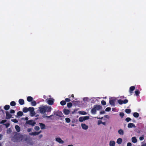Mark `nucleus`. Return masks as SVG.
Listing matches in <instances>:
<instances>
[{
	"mask_svg": "<svg viewBox=\"0 0 146 146\" xmlns=\"http://www.w3.org/2000/svg\"><path fill=\"white\" fill-rule=\"evenodd\" d=\"M115 142L114 141H111L110 142V146H115Z\"/></svg>",
	"mask_w": 146,
	"mask_h": 146,
	"instance_id": "nucleus-22",
	"label": "nucleus"
},
{
	"mask_svg": "<svg viewBox=\"0 0 146 146\" xmlns=\"http://www.w3.org/2000/svg\"><path fill=\"white\" fill-rule=\"evenodd\" d=\"M131 120V119L130 117H127L125 119V121L127 122H129V121Z\"/></svg>",
	"mask_w": 146,
	"mask_h": 146,
	"instance_id": "nucleus-38",
	"label": "nucleus"
},
{
	"mask_svg": "<svg viewBox=\"0 0 146 146\" xmlns=\"http://www.w3.org/2000/svg\"><path fill=\"white\" fill-rule=\"evenodd\" d=\"M35 129L36 131H38L40 129V128L38 126H35Z\"/></svg>",
	"mask_w": 146,
	"mask_h": 146,
	"instance_id": "nucleus-42",
	"label": "nucleus"
},
{
	"mask_svg": "<svg viewBox=\"0 0 146 146\" xmlns=\"http://www.w3.org/2000/svg\"><path fill=\"white\" fill-rule=\"evenodd\" d=\"M71 97L73 98H74V95L73 94H72V95H71Z\"/></svg>",
	"mask_w": 146,
	"mask_h": 146,
	"instance_id": "nucleus-64",
	"label": "nucleus"
},
{
	"mask_svg": "<svg viewBox=\"0 0 146 146\" xmlns=\"http://www.w3.org/2000/svg\"><path fill=\"white\" fill-rule=\"evenodd\" d=\"M28 109V111H30L31 113H32L34 111V109L33 107H30Z\"/></svg>",
	"mask_w": 146,
	"mask_h": 146,
	"instance_id": "nucleus-16",
	"label": "nucleus"
},
{
	"mask_svg": "<svg viewBox=\"0 0 146 146\" xmlns=\"http://www.w3.org/2000/svg\"><path fill=\"white\" fill-rule=\"evenodd\" d=\"M119 115L122 118L124 115V113L123 112H121L120 113Z\"/></svg>",
	"mask_w": 146,
	"mask_h": 146,
	"instance_id": "nucleus-46",
	"label": "nucleus"
},
{
	"mask_svg": "<svg viewBox=\"0 0 146 146\" xmlns=\"http://www.w3.org/2000/svg\"><path fill=\"white\" fill-rule=\"evenodd\" d=\"M79 113L80 114L83 115H85L86 114V112L85 111H80L79 112Z\"/></svg>",
	"mask_w": 146,
	"mask_h": 146,
	"instance_id": "nucleus-47",
	"label": "nucleus"
},
{
	"mask_svg": "<svg viewBox=\"0 0 146 146\" xmlns=\"http://www.w3.org/2000/svg\"><path fill=\"white\" fill-rule=\"evenodd\" d=\"M65 120L66 122L67 123H69L70 121V119L68 118H65Z\"/></svg>",
	"mask_w": 146,
	"mask_h": 146,
	"instance_id": "nucleus-34",
	"label": "nucleus"
},
{
	"mask_svg": "<svg viewBox=\"0 0 146 146\" xmlns=\"http://www.w3.org/2000/svg\"><path fill=\"white\" fill-rule=\"evenodd\" d=\"M111 108L110 107H108L105 109V111H109L111 110Z\"/></svg>",
	"mask_w": 146,
	"mask_h": 146,
	"instance_id": "nucleus-40",
	"label": "nucleus"
},
{
	"mask_svg": "<svg viewBox=\"0 0 146 146\" xmlns=\"http://www.w3.org/2000/svg\"><path fill=\"white\" fill-rule=\"evenodd\" d=\"M52 116H53V115H50L49 116H46V117L48 118H50V117H51Z\"/></svg>",
	"mask_w": 146,
	"mask_h": 146,
	"instance_id": "nucleus-58",
	"label": "nucleus"
},
{
	"mask_svg": "<svg viewBox=\"0 0 146 146\" xmlns=\"http://www.w3.org/2000/svg\"><path fill=\"white\" fill-rule=\"evenodd\" d=\"M33 99V98L31 96H28L27 98V100L29 102H31L32 101Z\"/></svg>",
	"mask_w": 146,
	"mask_h": 146,
	"instance_id": "nucleus-18",
	"label": "nucleus"
},
{
	"mask_svg": "<svg viewBox=\"0 0 146 146\" xmlns=\"http://www.w3.org/2000/svg\"><path fill=\"white\" fill-rule=\"evenodd\" d=\"M102 124H103V125H105L106 124V123L105 122H102Z\"/></svg>",
	"mask_w": 146,
	"mask_h": 146,
	"instance_id": "nucleus-61",
	"label": "nucleus"
},
{
	"mask_svg": "<svg viewBox=\"0 0 146 146\" xmlns=\"http://www.w3.org/2000/svg\"><path fill=\"white\" fill-rule=\"evenodd\" d=\"M10 113H15V111L13 110H11L10 111Z\"/></svg>",
	"mask_w": 146,
	"mask_h": 146,
	"instance_id": "nucleus-48",
	"label": "nucleus"
},
{
	"mask_svg": "<svg viewBox=\"0 0 146 146\" xmlns=\"http://www.w3.org/2000/svg\"><path fill=\"white\" fill-rule=\"evenodd\" d=\"M28 117H26L25 118V120H27V121H28Z\"/></svg>",
	"mask_w": 146,
	"mask_h": 146,
	"instance_id": "nucleus-63",
	"label": "nucleus"
},
{
	"mask_svg": "<svg viewBox=\"0 0 146 146\" xmlns=\"http://www.w3.org/2000/svg\"><path fill=\"white\" fill-rule=\"evenodd\" d=\"M19 102L21 105H23L24 104V100L23 99H20L19 100Z\"/></svg>",
	"mask_w": 146,
	"mask_h": 146,
	"instance_id": "nucleus-17",
	"label": "nucleus"
},
{
	"mask_svg": "<svg viewBox=\"0 0 146 146\" xmlns=\"http://www.w3.org/2000/svg\"><path fill=\"white\" fill-rule=\"evenodd\" d=\"M122 142V139L121 138H118L117 140V143L119 144L121 143Z\"/></svg>",
	"mask_w": 146,
	"mask_h": 146,
	"instance_id": "nucleus-19",
	"label": "nucleus"
},
{
	"mask_svg": "<svg viewBox=\"0 0 146 146\" xmlns=\"http://www.w3.org/2000/svg\"><path fill=\"white\" fill-rule=\"evenodd\" d=\"M51 108L50 107L45 106V112H50L51 111Z\"/></svg>",
	"mask_w": 146,
	"mask_h": 146,
	"instance_id": "nucleus-11",
	"label": "nucleus"
},
{
	"mask_svg": "<svg viewBox=\"0 0 146 146\" xmlns=\"http://www.w3.org/2000/svg\"><path fill=\"white\" fill-rule=\"evenodd\" d=\"M131 143H127V146H131Z\"/></svg>",
	"mask_w": 146,
	"mask_h": 146,
	"instance_id": "nucleus-54",
	"label": "nucleus"
},
{
	"mask_svg": "<svg viewBox=\"0 0 146 146\" xmlns=\"http://www.w3.org/2000/svg\"><path fill=\"white\" fill-rule=\"evenodd\" d=\"M10 108V106L8 105H6L4 107V109L5 110H8Z\"/></svg>",
	"mask_w": 146,
	"mask_h": 146,
	"instance_id": "nucleus-15",
	"label": "nucleus"
},
{
	"mask_svg": "<svg viewBox=\"0 0 146 146\" xmlns=\"http://www.w3.org/2000/svg\"><path fill=\"white\" fill-rule=\"evenodd\" d=\"M100 113V114H103L105 113V112L104 111H101Z\"/></svg>",
	"mask_w": 146,
	"mask_h": 146,
	"instance_id": "nucleus-55",
	"label": "nucleus"
},
{
	"mask_svg": "<svg viewBox=\"0 0 146 146\" xmlns=\"http://www.w3.org/2000/svg\"><path fill=\"white\" fill-rule=\"evenodd\" d=\"M32 130V129L31 128H28L27 129V131L28 132H31Z\"/></svg>",
	"mask_w": 146,
	"mask_h": 146,
	"instance_id": "nucleus-53",
	"label": "nucleus"
},
{
	"mask_svg": "<svg viewBox=\"0 0 146 146\" xmlns=\"http://www.w3.org/2000/svg\"><path fill=\"white\" fill-rule=\"evenodd\" d=\"M135 94L137 96L139 95L140 93V92L138 90H137L135 91Z\"/></svg>",
	"mask_w": 146,
	"mask_h": 146,
	"instance_id": "nucleus-35",
	"label": "nucleus"
},
{
	"mask_svg": "<svg viewBox=\"0 0 146 146\" xmlns=\"http://www.w3.org/2000/svg\"><path fill=\"white\" fill-rule=\"evenodd\" d=\"M29 137H26L25 138H24V139H23V140L24 141H27L28 140H29Z\"/></svg>",
	"mask_w": 146,
	"mask_h": 146,
	"instance_id": "nucleus-49",
	"label": "nucleus"
},
{
	"mask_svg": "<svg viewBox=\"0 0 146 146\" xmlns=\"http://www.w3.org/2000/svg\"><path fill=\"white\" fill-rule=\"evenodd\" d=\"M102 107L99 105H96L94 106V108L91 110V112L93 114L96 113V110L101 109Z\"/></svg>",
	"mask_w": 146,
	"mask_h": 146,
	"instance_id": "nucleus-1",
	"label": "nucleus"
},
{
	"mask_svg": "<svg viewBox=\"0 0 146 146\" xmlns=\"http://www.w3.org/2000/svg\"><path fill=\"white\" fill-rule=\"evenodd\" d=\"M139 115L137 112H135L133 114V116L136 118H137L139 116Z\"/></svg>",
	"mask_w": 146,
	"mask_h": 146,
	"instance_id": "nucleus-23",
	"label": "nucleus"
},
{
	"mask_svg": "<svg viewBox=\"0 0 146 146\" xmlns=\"http://www.w3.org/2000/svg\"><path fill=\"white\" fill-rule=\"evenodd\" d=\"M128 100L127 99H125L124 101H123V104H126L128 103Z\"/></svg>",
	"mask_w": 146,
	"mask_h": 146,
	"instance_id": "nucleus-43",
	"label": "nucleus"
},
{
	"mask_svg": "<svg viewBox=\"0 0 146 146\" xmlns=\"http://www.w3.org/2000/svg\"><path fill=\"white\" fill-rule=\"evenodd\" d=\"M23 115V113L21 111H19L17 113V115L18 116H22Z\"/></svg>",
	"mask_w": 146,
	"mask_h": 146,
	"instance_id": "nucleus-28",
	"label": "nucleus"
},
{
	"mask_svg": "<svg viewBox=\"0 0 146 146\" xmlns=\"http://www.w3.org/2000/svg\"><path fill=\"white\" fill-rule=\"evenodd\" d=\"M15 128L17 131L19 132L20 131V128L18 125L15 126Z\"/></svg>",
	"mask_w": 146,
	"mask_h": 146,
	"instance_id": "nucleus-20",
	"label": "nucleus"
},
{
	"mask_svg": "<svg viewBox=\"0 0 146 146\" xmlns=\"http://www.w3.org/2000/svg\"><path fill=\"white\" fill-rule=\"evenodd\" d=\"M102 123V121L101 120H98V124L99 125Z\"/></svg>",
	"mask_w": 146,
	"mask_h": 146,
	"instance_id": "nucleus-52",
	"label": "nucleus"
},
{
	"mask_svg": "<svg viewBox=\"0 0 146 146\" xmlns=\"http://www.w3.org/2000/svg\"><path fill=\"white\" fill-rule=\"evenodd\" d=\"M14 137L15 139H17V135H14Z\"/></svg>",
	"mask_w": 146,
	"mask_h": 146,
	"instance_id": "nucleus-59",
	"label": "nucleus"
},
{
	"mask_svg": "<svg viewBox=\"0 0 146 146\" xmlns=\"http://www.w3.org/2000/svg\"><path fill=\"white\" fill-rule=\"evenodd\" d=\"M42 135H39V138H41L42 137Z\"/></svg>",
	"mask_w": 146,
	"mask_h": 146,
	"instance_id": "nucleus-60",
	"label": "nucleus"
},
{
	"mask_svg": "<svg viewBox=\"0 0 146 146\" xmlns=\"http://www.w3.org/2000/svg\"><path fill=\"white\" fill-rule=\"evenodd\" d=\"M88 98H84V99H83V100L85 101H87V100H88Z\"/></svg>",
	"mask_w": 146,
	"mask_h": 146,
	"instance_id": "nucleus-56",
	"label": "nucleus"
},
{
	"mask_svg": "<svg viewBox=\"0 0 146 146\" xmlns=\"http://www.w3.org/2000/svg\"><path fill=\"white\" fill-rule=\"evenodd\" d=\"M83 117H80L79 118V120L80 122H82L84 121Z\"/></svg>",
	"mask_w": 146,
	"mask_h": 146,
	"instance_id": "nucleus-36",
	"label": "nucleus"
},
{
	"mask_svg": "<svg viewBox=\"0 0 146 146\" xmlns=\"http://www.w3.org/2000/svg\"><path fill=\"white\" fill-rule=\"evenodd\" d=\"M83 119H84V121H85V120H86L88 119L89 118V117L88 116H84L83 117Z\"/></svg>",
	"mask_w": 146,
	"mask_h": 146,
	"instance_id": "nucleus-41",
	"label": "nucleus"
},
{
	"mask_svg": "<svg viewBox=\"0 0 146 146\" xmlns=\"http://www.w3.org/2000/svg\"><path fill=\"white\" fill-rule=\"evenodd\" d=\"M125 111L126 113L129 114L131 113V111L130 109H126Z\"/></svg>",
	"mask_w": 146,
	"mask_h": 146,
	"instance_id": "nucleus-27",
	"label": "nucleus"
},
{
	"mask_svg": "<svg viewBox=\"0 0 146 146\" xmlns=\"http://www.w3.org/2000/svg\"><path fill=\"white\" fill-rule=\"evenodd\" d=\"M62 115L63 114L61 112H58L56 114V115L60 117H62Z\"/></svg>",
	"mask_w": 146,
	"mask_h": 146,
	"instance_id": "nucleus-26",
	"label": "nucleus"
},
{
	"mask_svg": "<svg viewBox=\"0 0 146 146\" xmlns=\"http://www.w3.org/2000/svg\"><path fill=\"white\" fill-rule=\"evenodd\" d=\"M131 139L132 142L133 143H136L137 142V140L135 137H132Z\"/></svg>",
	"mask_w": 146,
	"mask_h": 146,
	"instance_id": "nucleus-21",
	"label": "nucleus"
},
{
	"mask_svg": "<svg viewBox=\"0 0 146 146\" xmlns=\"http://www.w3.org/2000/svg\"><path fill=\"white\" fill-rule=\"evenodd\" d=\"M118 133L119 134L121 135H123L124 133L123 130L121 129L119 130L118 131Z\"/></svg>",
	"mask_w": 146,
	"mask_h": 146,
	"instance_id": "nucleus-24",
	"label": "nucleus"
},
{
	"mask_svg": "<svg viewBox=\"0 0 146 146\" xmlns=\"http://www.w3.org/2000/svg\"><path fill=\"white\" fill-rule=\"evenodd\" d=\"M56 141L60 143L63 144L64 143V141L62 140L60 137H56Z\"/></svg>",
	"mask_w": 146,
	"mask_h": 146,
	"instance_id": "nucleus-7",
	"label": "nucleus"
},
{
	"mask_svg": "<svg viewBox=\"0 0 146 146\" xmlns=\"http://www.w3.org/2000/svg\"><path fill=\"white\" fill-rule=\"evenodd\" d=\"M118 102L120 105H121L123 104V101H122L121 99H119V100H118Z\"/></svg>",
	"mask_w": 146,
	"mask_h": 146,
	"instance_id": "nucleus-33",
	"label": "nucleus"
},
{
	"mask_svg": "<svg viewBox=\"0 0 146 146\" xmlns=\"http://www.w3.org/2000/svg\"><path fill=\"white\" fill-rule=\"evenodd\" d=\"M101 103L102 105H105L106 104V102L104 100H102Z\"/></svg>",
	"mask_w": 146,
	"mask_h": 146,
	"instance_id": "nucleus-37",
	"label": "nucleus"
},
{
	"mask_svg": "<svg viewBox=\"0 0 146 146\" xmlns=\"http://www.w3.org/2000/svg\"><path fill=\"white\" fill-rule=\"evenodd\" d=\"M36 123V122L34 121H33V120H29L27 121H26L25 123V125L28 124L30 125H31L32 126H34L35 125Z\"/></svg>",
	"mask_w": 146,
	"mask_h": 146,
	"instance_id": "nucleus-2",
	"label": "nucleus"
},
{
	"mask_svg": "<svg viewBox=\"0 0 146 146\" xmlns=\"http://www.w3.org/2000/svg\"><path fill=\"white\" fill-rule=\"evenodd\" d=\"M135 125L133 123H130L128 124L127 127L129 128H131L133 127H135Z\"/></svg>",
	"mask_w": 146,
	"mask_h": 146,
	"instance_id": "nucleus-14",
	"label": "nucleus"
},
{
	"mask_svg": "<svg viewBox=\"0 0 146 146\" xmlns=\"http://www.w3.org/2000/svg\"><path fill=\"white\" fill-rule=\"evenodd\" d=\"M66 102H69L70 101V99L69 98H66L65 99Z\"/></svg>",
	"mask_w": 146,
	"mask_h": 146,
	"instance_id": "nucleus-45",
	"label": "nucleus"
},
{
	"mask_svg": "<svg viewBox=\"0 0 146 146\" xmlns=\"http://www.w3.org/2000/svg\"><path fill=\"white\" fill-rule=\"evenodd\" d=\"M6 119H9L12 117V115L10 114L8 111H6Z\"/></svg>",
	"mask_w": 146,
	"mask_h": 146,
	"instance_id": "nucleus-5",
	"label": "nucleus"
},
{
	"mask_svg": "<svg viewBox=\"0 0 146 146\" xmlns=\"http://www.w3.org/2000/svg\"><path fill=\"white\" fill-rule=\"evenodd\" d=\"M41 132V131H40L38 132H34L29 133V134L31 135H36L39 134Z\"/></svg>",
	"mask_w": 146,
	"mask_h": 146,
	"instance_id": "nucleus-6",
	"label": "nucleus"
},
{
	"mask_svg": "<svg viewBox=\"0 0 146 146\" xmlns=\"http://www.w3.org/2000/svg\"><path fill=\"white\" fill-rule=\"evenodd\" d=\"M4 125H5L6 127V128H7L9 126L10 124L9 123H8L5 124Z\"/></svg>",
	"mask_w": 146,
	"mask_h": 146,
	"instance_id": "nucleus-50",
	"label": "nucleus"
},
{
	"mask_svg": "<svg viewBox=\"0 0 146 146\" xmlns=\"http://www.w3.org/2000/svg\"><path fill=\"white\" fill-rule=\"evenodd\" d=\"M36 102L35 101H31V104L32 106H35L36 105Z\"/></svg>",
	"mask_w": 146,
	"mask_h": 146,
	"instance_id": "nucleus-30",
	"label": "nucleus"
},
{
	"mask_svg": "<svg viewBox=\"0 0 146 146\" xmlns=\"http://www.w3.org/2000/svg\"><path fill=\"white\" fill-rule=\"evenodd\" d=\"M72 106V103L69 102L67 104V107L69 108H70Z\"/></svg>",
	"mask_w": 146,
	"mask_h": 146,
	"instance_id": "nucleus-32",
	"label": "nucleus"
},
{
	"mask_svg": "<svg viewBox=\"0 0 146 146\" xmlns=\"http://www.w3.org/2000/svg\"><path fill=\"white\" fill-rule=\"evenodd\" d=\"M11 121L14 122V123H16L18 122V121L16 119H12L11 120Z\"/></svg>",
	"mask_w": 146,
	"mask_h": 146,
	"instance_id": "nucleus-44",
	"label": "nucleus"
},
{
	"mask_svg": "<svg viewBox=\"0 0 146 146\" xmlns=\"http://www.w3.org/2000/svg\"><path fill=\"white\" fill-rule=\"evenodd\" d=\"M7 121V120L5 119L1 121H0V123L3 124Z\"/></svg>",
	"mask_w": 146,
	"mask_h": 146,
	"instance_id": "nucleus-39",
	"label": "nucleus"
},
{
	"mask_svg": "<svg viewBox=\"0 0 146 146\" xmlns=\"http://www.w3.org/2000/svg\"><path fill=\"white\" fill-rule=\"evenodd\" d=\"M115 99L114 98H110L109 100V103L111 106H114L115 105Z\"/></svg>",
	"mask_w": 146,
	"mask_h": 146,
	"instance_id": "nucleus-3",
	"label": "nucleus"
},
{
	"mask_svg": "<svg viewBox=\"0 0 146 146\" xmlns=\"http://www.w3.org/2000/svg\"><path fill=\"white\" fill-rule=\"evenodd\" d=\"M23 135H21L20 136L19 138H21V140H23Z\"/></svg>",
	"mask_w": 146,
	"mask_h": 146,
	"instance_id": "nucleus-57",
	"label": "nucleus"
},
{
	"mask_svg": "<svg viewBox=\"0 0 146 146\" xmlns=\"http://www.w3.org/2000/svg\"><path fill=\"white\" fill-rule=\"evenodd\" d=\"M39 124L41 129H45V125L44 124L42 123H39Z\"/></svg>",
	"mask_w": 146,
	"mask_h": 146,
	"instance_id": "nucleus-12",
	"label": "nucleus"
},
{
	"mask_svg": "<svg viewBox=\"0 0 146 146\" xmlns=\"http://www.w3.org/2000/svg\"><path fill=\"white\" fill-rule=\"evenodd\" d=\"M144 136L142 135V136L140 137H139V139L140 140L142 141V140H143L144 139Z\"/></svg>",
	"mask_w": 146,
	"mask_h": 146,
	"instance_id": "nucleus-51",
	"label": "nucleus"
},
{
	"mask_svg": "<svg viewBox=\"0 0 146 146\" xmlns=\"http://www.w3.org/2000/svg\"><path fill=\"white\" fill-rule=\"evenodd\" d=\"M23 111L24 113H27L28 111V109L27 107H25L23 109Z\"/></svg>",
	"mask_w": 146,
	"mask_h": 146,
	"instance_id": "nucleus-25",
	"label": "nucleus"
},
{
	"mask_svg": "<svg viewBox=\"0 0 146 146\" xmlns=\"http://www.w3.org/2000/svg\"><path fill=\"white\" fill-rule=\"evenodd\" d=\"M81 126L83 129L85 130H86L88 128V126L85 124H82Z\"/></svg>",
	"mask_w": 146,
	"mask_h": 146,
	"instance_id": "nucleus-9",
	"label": "nucleus"
},
{
	"mask_svg": "<svg viewBox=\"0 0 146 146\" xmlns=\"http://www.w3.org/2000/svg\"><path fill=\"white\" fill-rule=\"evenodd\" d=\"M48 103L50 105H52L53 104L54 100L52 99H49L47 101Z\"/></svg>",
	"mask_w": 146,
	"mask_h": 146,
	"instance_id": "nucleus-8",
	"label": "nucleus"
},
{
	"mask_svg": "<svg viewBox=\"0 0 146 146\" xmlns=\"http://www.w3.org/2000/svg\"><path fill=\"white\" fill-rule=\"evenodd\" d=\"M3 135L2 134H0V140L1 139V138L2 137Z\"/></svg>",
	"mask_w": 146,
	"mask_h": 146,
	"instance_id": "nucleus-62",
	"label": "nucleus"
},
{
	"mask_svg": "<svg viewBox=\"0 0 146 146\" xmlns=\"http://www.w3.org/2000/svg\"><path fill=\"white\" fill-rule=\"evenodd\" d=\"M63 112L65 115H68L70 112V110H68L64 109L63 110Z\"/></svg>",
	"mask_w": 146,
	"mask_h": 146,
	"instance_id": "nucleus-13",
	"label": "nucleus"
},
{
	"mask_svg": "<svg viewBox=\"0 0 146 146\" xmlns=\"http://www.w3.org/2000/svg\"><path fill=\"white\" fill-rule=\"evenodd\" d=\"M10 104L11 106H15L16 104L15 102L12 101L11 102Z\"/></svg>",
	"mask_w": 146,
	"mask_h": 146,
	"instance_id": "nucleus-29",
	"label": "nucleus"
},
{
	"mask_svg": "<svg viewBox=\"0 0 146 146\" xmlns=\"http://www.w3.org/2000/svg\"><path fill=\"white\" fill-rule=\"evenodd\" d=\"M39 110L41 113H44L45 112V106H43L39 107Z\"/></svg>",
	"mask_w": 146,
	"mask_h": 146,
	"instance_id": "nucleus-4",
	"label": "nucleus"
},
{
	"mask_svg": "<svg viewBox=\"0 0 146 146\" xmlns=\"http://www.w3.org/2000/svg\"><path fill=\"white\" fill-rule=\"evenodd\" d=\"M135 88L134 86H131L130 87L129 92L130 94H131L133 92V91L135 90Z\"/></svg>",
	"mask_w": 146,
	"mask_h": 146,
	"instance_id": "nucleus-10",
	"label": "nucleus"
},
{
	"mask_svg": "<svg viewBox=\"0 0 146 146\" xmlns=\"http://www.w3.org/2000/svg\"><path fill=\"white\" fill-rule=\"evenodd\" d=\"M66 104V102L64 100L60 102V104L62 106H64Z\"/></svg>",
	"mask_w": 146,
	"mask_h": 146,
	"instance_id": "nucleus-31",
	"label": "nucleus"
}]
</instances>
